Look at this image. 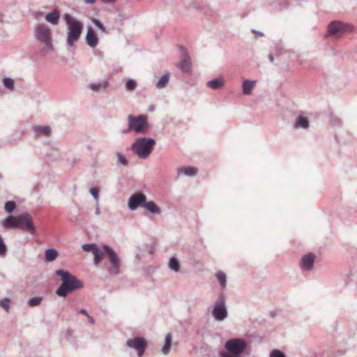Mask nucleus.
Returning <instances> with one entry per match:
<instances>
[{
  "label": "nucleus",
  "mask_w": 357,
  "mask_h": 357,
  "mask_svg": "<svg viewBox=\"0 0 357 357\" xmlns=\"http://www.w3.org/2000/svg\"><path fill=\"white\" fill-rule=\"evenodd\" d=\"M55 274L61 278V284L55 291L58 296L66 297L69 293L84 287L83 282L68 271L58 269Z\"/></svg>",
  "instance_id": "nucleus-1"
},
{
  "label": "nucleus",
  "mask_w": 357,
  "mask_h": 357,
  "mask_svg": "<svg viewBox=\"0 0 357 357\" xmlns=\"http://www.w3.org/2000/svg\"><path fill=\"white\" fill-rule=\"evenodd\" d=\"M63 19L67 24V44L73 47L81 37L84 26L83 24L73 17L70 14H65Z\"/></svg>",
  "instance_id": "nucleus-2"
},
{
  "label": "nucleus",
  "mask_w": 357,
  "mask_h": 357,
  "mask_svg": "<svg viewBox=\"0 0 357 357\" xmlns=\"http://www.w3.org/2000/svg\"><path fill=\"white\" fill-rule=\"evenodd\" d=\"M155 144V140L154 139L142 137L134 142L130 146V149L139 158L145 159L150 155Z\"/></svg>",
  "instance_id": "nucleus-3"
},
{
  "label": "nucleus",
  "mask_w": 357,
  "mask_h": 357,
  "mask_svg": "<svg viewBox=\"0 0 357 357\" xmlns=\"http://www.w3.org/2000/svg\"><path fill=\"white\" fill-rule=\"evenodd\" d=\"M247 347L248 344L244 339H229L225 344L226 351L222 350L221 355L222 357H242Z\"/></svg>",
  "instance_id": "nucleus-4"
},
{
  "label": "nucleus",
  "mask_w": 357,
  "mask_h": 357,
  "mask_svg": "<svg viewBox=\"0 0 357 357\" xmlns=\"http://www.w3.org/2000/svg\"><path fill=\"white\" fill-rule=\"evenodd\" d=\"M35 36L40 43L45 44L42 50L45 54L53 50L52 37L50 29L45 24H38L35 29Z\"/></svg>",
  "instance_id": "nucleus-5"
},
{
  "label": "nucleus",
  "mask_w": 357,
  "mask_h": 357,
  "mask_svg": "<svg viewBox=\"0 0 357 357\" xmlns=\"http://www.w3.org/2000/svg\"><path fill=\"white\" fill-rule=\"evenodd\" d=\"M148 128L146 116L144 115L133 116L132 114L128 116V128L122 131L123 134H128L131 131H135L136 134L144 132Z\"/></svg>",
  "instance_id": "nucleus-6"
},
{
  "label": "nucleus",
  "mask_w": 357,
  "mask_h": 357,
  "mask_svg": "<svg viewBox=\"0 0 357 357\" xmlns=\"http://www.w3.org/2000/svg\"><path fill=\"white\" fill-rule=\"evenodd\" d=\"M102 249L105 252V257L110 264V267L108 268V272L111 275H114L119 274L121 268V261L119 256L114 250V249L112 248L109 245H104L102 246Z\"/></svg>",
  "instance_id": "nucleus-7"
},
{
  "label": "nucleus",
  "mask_w": 357,
  "mask_h": 357,
  "mask_svg": "<svg viewBox=\"0 0 357 357\" xmlns=\"http://www.w3.org/2000/svg\"><path fill=\"white\" fill-rule=\"evenodd\" d=\"M19 229L33 234L36 227L31 215L27 213L19 215Z\"/></svg>",
  "instance_id": "nucleus-8"
},
{
  "label": "nucleus",
  "mask_w": 357,
  "mask_h": 357,
  "mask_svg": "<svg viewBox=\"0 0 357 357\" xmlns=\"http://www.w3.org/2000/svg\"><path fill=\"white\" fill-rule=\"evenodd\" d=\"M126 346L133 348L137 351L139 357H142L147 347V342L143 337H137L132 339H128L126 341Z\"/></svg>",
  "instance_id": "nucleus-9"
},
{
  "label": "nucleus",
  "mask_w": 357,
  "mask_h": 357,
  "mask_svg": "<svg viewBox=\"0 0 357 357\" xmlns=\"http://www.w3.org/2000/svg\"><path fill=\"white\" fill-rule=\"evenodd\" d=\"M146 196L142 192L132 195L128 201V206L130 211H135L139 207H143L146 200Z\"/></svg>",
  "instance_id": "nucleus-10"
},
{
  "label": "nucleus",
  "mask_w": 357,
  "mask_h": 357,
  "mask_svg": "<svg viewBox=\"0 0 357 357\" xmlns=\"http://www.w3.org/2000/svg\"><path fill=\"white\" fill-rule=\"evenodd\" d=\"M212 314L217 321H222L225 320L228 316L226 305L215 303L213 307Z\"/></svg>",
  "instance_id": "nucleus-11"
},
{
  "label": "nucleus",
  "mask_w": 357,
  "mask_h": 357,
  "mask_svg": "<svg viewBox=\"0 0 357 357\" xmlns=\"http://www.w3.org/2000/svg\"><path fill=\"white\" fill-rule=\"evenodd\" d=\"M314 264V256L312 253L307 254L301 258V268L305 271H311Z\"/></svg>",
  "instance_id": "nucleus-12"
},
{
  "label": "nucleus",
  "mask_w": 357,
  "mask_h": 357,
  "mask_svg": "<svg viewBox=\"0 0 357 357\" xmlns=\"http://www.w3.org/2000/svg\"><path fill=\"white\" fill-rule=\"evenodd\" d=\"M181 50L185 53V57L181 60L178 67L181 70L185 73H188L192 70V64L189 55L186 52V49L183 47H181Z\"/></svg>",
  "instance_id": "nucleus-13"
},
{
  "label": "nucleus",
  "mask_w": 357,
  "mask_h": 357,
  "mask_svg": "<svg viewBox=\"0 0 357 357\" xmlns=\"http://www.w3.org/2000/svg\"><path fill=\"white\" fill-rule=\"evenodd\" d=\"M86 42L92 48L96 47L98 43V38L94 30L89 27L86 35Z\"/></svg>",
  "instance_id": "nucleus-14"
},
{
  "label": "nucleus",
  "mask_w": 357,
  "mask_h": 357,
  "mask_svg": "<svg viewBox=\"0 0 357 357\" xmlns=\"http://www.w3.org/2000/svg\"><path fill=\"white\" fill-rule=\"evenodd\" d=\"M344 29V24L340 21H333L328 26V31L331 35H335Z\"/></svg>",
  "instance_id": "nucleus-15"
},
{
  "label": "nucleus",
  "mask_w": 357,
  "mask_h": 357,
  "mask_svg": "<svg viewBox=\"0 0 357 357\" xmlns=\"http://www.w3.org/2000/svg\"><path fill=\"white\" fill-rule=\"evenodd\" d=\"M309 126L310 123L307 117L302 114H298L294 123V127L295 128L307 129Z\"/></svg>",
  "instance_id": "nucleus-16"
},
{
  "label": "nucleus",
  "mask_w": 357,
  "mask_h": 357,
  "mask_svg": "<svg viewBox=\"0 0 357 357\" xmlns=\"http://www.w3.org/2000/svg\"><path fill=\"white\" fill-rule=\"evenodd\" d=\"M32 130L37 136L49 137L52 133V130L47 126H34Z\"/></svg>",
  "instance_id": "nucleus-17"
},
{
  "label": "nucleus",
  "mask_w": 357,
  "mask_h": 357,
  "mask_svg": "<svg viewBox=\"0 0 357 357\" xmlns=\"http://www.w3.org/2000/svg\"><path fill=\"white\" fill-rule=\"evenodd\" d=\"M19 216H8L7 217L4 222L3 226L6 228L8 229H19Z\"/></svg>",
  "instance_id": "nucleus-18"
},
{
  "label": "nucleus",
  "mask_w": 357,
  "mask_h": 357,
  "mask_svg": "<svg viewBox=\"0 0 357 357\" xmlns=\"http://www.w3.org/2000/svg\"><path fill=\"white\" fill-rule=\"evenodd\" d=\"M144 208L152 214H160L161 213L160 208L153 201L147 202V199H146L145 202Z\"/></svg>",
  "instance_id": "nucleus-19"
},
{
  "label": "nucleus",
  "mask_w": 357,
  "mask_h": 357,
  "mask_svg": "<svg viewBox=\"0 0 357 357\" xmlns=\"http://www.w3.org/2000/svg\"><path fill=\"white\" fill-rule=\"evenodd\" d=\"M225 85V82L222 79L216 78L207 82L206 86L212 89L218 90L220 89Z\"/></svg>",
  "instance_id": "nucleus-20"
},
{
  "label": "nucleus",
  "mask_w": 357,
  "mask_h": 357,
  "mask_svg": "<svg viewBox=\"0 0 357 357\" xmlns=\"http://www.w3.org/2000/svg\"><path fill=\"white\" fill-rule=\"evenodd\" d=\"M255 81L245 79L242 84L243 93L245 95H250L255 86Z\"/></svg>",
  "instance_id": "nucleus-21"
},
{
  "label": "nucleus",
  "mask_w": 357,
  "mask_h": 357,
  "mask_svg": "<svg viewBox=\"0 0 357 357\" xmlns=\"http://www.w3.org/2000/svg\"><path fill=\"white\" fill-rule=\"evenodd\" d=\"M197 172V169L192 167H181L177 169L178 174H183L188 176H194Z\"/></svg>",
  "instance_id": "nucleus-22"
},
{
  "label": "nucleus",
  "mask_w": 357,
  "mask_h": 357,
  "mask_svg": "<svg viewBox=\"0 0 357 357\" xmlns=\"http://www.w3.org/2000/svg\"><path fill=\"white\" fill-rule=\"evenodd\" d=\"M59 17H60L59 13L56 10H54V11L50 12L47 14V15L45 17V20L48 22L56 25L59 23Z\"/></svg>",
  "instance_id": "nucleus-23"
},
{
  "label": "nucleus",
  "mask_w": 357,
  "mask_h": 357,
  "mask_svg": "<svg viewBox=\"0 0 357 357\" xmlns=\"http://www.w3.org/2000/svg\"><path fill=\"white\" fill-rule=\"evenodd\" d=\"M59 255V253L55 249H47L45 252V259L47 262L53 261Z\"/></svg>",
  "instance_id": "nucleus-24"
},
{
  "label": "nucleus",
  "mask_w": 357,
  "mask_h": 357,
  "mask_svg": "<svg viewBox=\"0 0 357 357\" xmlns=\"http://www.w3.org/2000/svg\"><path fill=\"white\" fill-rule=\"evenodd\" d=\"M168 267L169 269H171L172 271L174 272H178L181 269V266L178 260L175 257H172L169 259V263H168Z\"/></svg>",
  "instance_id": "nucleus-25"
},
{
  "label": "nucleus",
  "mask_w": 357,
  "mask_h": 357,
  "mask_svg": "<svg viewBox=\"0 0 357 357\" xmlns=\"http://www.w3.org/2000/svg\"><path fill=\"white\" fill-rule=\"evenodd\" d=\"M169 81V74L167 73L162 75L156 83V87L159 89H164L167 86Z\"/></svg>",
  "instance_id": "nucleus-26"
},
{
  "label": "nucleus",
  "mask_w": 357,
  "mask_h": 357,
  "mask_svg": "<svg viewBox=\"0 0 357 357\" xmlns=\"http://www.w3.org/2000/svg\"><path fill=\"white\" fill-rule=\"evenodd\" d=\"M115 155L117 157V165H123V166H128V160L126 159V156L123 154L121 151H116Z\"/></svg>",
  "instance_id": "nucleus-27"
},
{
  "label": "nucleus",
  "mask_w": 357,
  "mask_h": 357,
  "mask_svg": "<svg viewBox=\"0 0 357 357\" xmlns=\"http://www.w3.org/2000/svg\"><path fill=\"white\" fill-rule=\"evenodd\" d=\"M215 276L218 280L219 281V283L222 288H225L227 285L226 274L224 272L219 271L216 273Z\"/></svg>",
  "instance_id": "nucleus-28"
},
{
  "label": "nucleus",
  "mask_w": 357,
  "mask_h": 357,
  "mask_svg": "<svg viewBox=\"0 0 357 357\" xmlns=\"http://www.w3.org/2000/svg\"><path fill=\"white\" fill-rule=\"evenodd\" d=\"M108 86L107 82L91 83L89 85L90 89L93 91H99L101 89H106Z\"/></svg>",
  "instance_id": "nucleus-29"
},
{
  "label": "nucleus",
  "mask_w": 357,
  "mask_h": 357,
  "mask_svg": "<svg viewBox=\"0 0 357 357\" xmlns=\"http://www.w3.org/2000/svg\"><path fill=\"white\" fill-rule=\"evenodd\" d=\"M93 254L94 255L93 260L96 265L99 264L102 260L104 255H105V252L100 251L98 248L95 250Z\"/></svg>",
  "instance_id": "nucleus-30"
},
{
  "label": "nucleus",
  "mask_w": 357,
  "mask_h": 357,
  "mask_svg": "<svg viewBox=\"0 0 357 357\" xmlns=\"http://www.w3.org/2000/svg\"><path fill=\"white\" fill-rule=\"evenodd\" d=\"M43 296H35L31 298L29 301L28 304L31 307H36L40 304V303L43 301Z\"/></svg>",
  "instance_id": "nucleus-31"
},
{
  "label": "nucleus",
  "mask_w": 357,
  "mask_h": 357,
  "mask_svg": "<svg viewBox=\"0 0 357 357\" xmlns=\"http://www.w3.org/2000/svg\"><path fill=\"white\" fill-rule=\"evenodd\" d=\"M16 208V204L14 201H8L5 204V211L8 213H12Z\"/></svg>",
  "instance_id": "nucleus-32"
},
{
  "label": "nucleus",
  "mask_w": 357,
  "mask_h": 357,
  "mask_svg": "<svg viewBox=\"0 0 357 357\" xmlns=\"http://www.w3.org/2000/svg\"><path fill=\"white\" fill-rule=\"evenodd\" d=\"M3 86L10 90V91H13L15 88V86H14V80L11 78H9V77H6L3 79Z\"/></svg>",
  "instance_id": "nucleus-33"
},
{
  "label": "nucleus",
  "mask_w": 357,
  "mask_h": 357,
  "mask_svg": "<svg viewBox=\"0 0 357 357\" xmlns=\"http://www.w3.org/2000/svg\"><path fill=\"white\" fill-rule=\"evenodd\" d=\"M82 248L84 251L92 252L93 253L95 250H96L98 248L97 245H96L95 243H85L82 245Z\"/></svg>",
  "instance_id": "nucleus-34"
},
{
  "label": "nucleus",
  "mask_w": 357,
  "mask_h": 357,
  "mask_svg": "<svg viewBox=\"0 0 357 357\" xmlns=\"http://www.w3.org/2000/svg\"><path fill=\"white\" fill-rule=\"evenodd\" d=\"M7 252V246L0 234V256H5Z\"/></svg>",
  "instance_id": "nucleus-35"
},
{
  "label": "nucleus",
  "mask_w": 357,
  "mask_h": 357,
  "mask_svg": "<svg viewBox=\"0 0 357 357\" xmlns=\"http://www.w3.org/2000/svg\"><path fill=\"white\" fill-rule=\"evenodd\" d=\"M137 86V83L134 79H128L126 83V87L128 91H133Z\"/></svg>",
  "instance_id": "nucleus-36"
},
{
  "label": "nucleus",
  "mask_w": 357,
  "mask_h": 357,
  "mask_svg": "<svg viewBox=\"0 0 357 357\" xmlns=\"http://www.w3.org/2000/svg\"><path fill=\"white\" fill-rule=\"evenodd\" d=\"M270 357H286L285 356V354L278 350V349H273L271 353H270Z\"/></svg>",
  "instance_id": "nucleus-37"
},
{
  "label": "nucleus",
  "mask_w": 357,
  "mask_h": 357,
  "mask_svg": "<svg viewBox=\"0 0 357 357\" xmlns=\"http://www.w3.org/2000/svg\"><path fill=\"white\" fill-rule=\"evenodd\" d=\"M9 303L10 299L8 298H3V300L0 301L1 306L7 312L9 310Z\"/></svg>",
  "instance_id": "nucleus-38"
},
{
  "label": "nucleus",
  "mask_w": 357,
  "mask_h": 357,
  "mask_svg": "<svg viewBox=\"0 0 357 357\" xmlns=\"http://www.w3.org/2000/svg\"><path fill=\"white\" fill-rule=\"evenodd\" d=\"M66 340L70 344H74V337L73 336V331L68 330L66 335Z\"/></svg>",
  "instance_id": "nucleus-39"
},
{
  "label": "nucleus",
  "mask_w": 357,
  "mask_h": 357,
  "mask_svg": "<svg viewBox=\"0 0 357 357\" xmlns=\"http://www.w3.org/2000/svg\"><path fill=\"white\" fill-rule=\"evenodd\" d=\"M98 192L99 190L96 188H92L90 189V193L93 197V198L98 202Z\"/></svg>",
  "instance_id": "nucleus-40"
},
{
  "label": "nucleus",
  "mask_w": 357,
  "mask_h": 357,
  "mask_svg": "<svg viewBox=\"0 0 357 357\" xmlns=\"http://www.w3.org/2000/svg\"><path fill=\"white\" fill-rule=\"evenodd\" d=\"M225 295L223 293H220L218 295V298L217 301L215 302V304H222L225 305Z\"/></svg>",
  "instance_id": "nucleus-41"
},
{
  "label": "nucleus",
  "mask_w": 357,
  "mask_h": 357,
  "mask_svg": "<svg viewBox=\"0 0 357 357\" xmlns=\"http://www.w3.org/2000/svg\"><path fill=\"white\" fill-rule=\"evenodd\" d=\"M93 23L94 24L98 27L102 31H105V26H103V24L101 23L100 21H99L98 20H93Z\"/></svg>",
  "instance_id": "nucleus-42"
},
{
  "label": "nucleus",
  "mask_w": 357,
  "mask_h": 357,
  "mask_svg": "<svg viewBox=\"0 0 357 357\" xmlns=\"http://www.w3.org/2000/svg\"><path fill=\"white\" fill-rule=\"evenodd\" d=\"M170 348H171V344H165L164 346L162 347L161 351L163 354L167 355L169 354V352L170 351Z\"/></svg>",
  "instance_id": "nucleus-43"
},
{
  "label": "nucleus",
  "mask_w": 357,
  "mask_h": 357,
  "mask_svg": "<svg viewBox=\"0 0 357 357\" xmlns=\"http://www.w3.org/2000/svg\"><path fill=\"white\" fill-rule=\"evenodd\" d=\"M172 343V335L170 333H168L165 337V344H171Z\"/></svg>",
  "instance_id": "nucleus-44"
},
{
  "label": "nucleus",
  "mask_w": 357,
  "mask_h": 357,
  "mask_svg": "<svg viewBox=\"0 0 357 357\" xmlns=\"http://www.w3.org/2000/svg\"><path fill=\"white\" fill-rule=\"evenodd\" d=\"M252 32L253 33L257 34L258 36H260V37L264 36V33H262L261 31H257L255 29H252Z\"/></svg>",
  "instance_id": "nucleus-45"
},
{
  "label": "nucleus",
  "mask_w": 357,
  "mask_h": 357,
  "mask_svg": "<svg viewBox=\"0 0 357 357\" xmlns=\"http://www.w3.org/2000/svg\"><path fill=\"white\" fill-rule=\"evenodd\" d=\"M87 319H88V321H89L91 324L93 325V324H95V320H94V319H93V318L91 316H90L89 314L87 316Z\"/></svg>",
  "instance_id": "nucleus-46"
},
{
  "label": "nucleus",
  "mask_w": 357,
  "mask_h": 357,
  "mask_svg": "<svg viewBox=\"0 0 357 357\" xmlns=\"http://www.w3.org/2000/svg\"><path fill=\"white\" fill-rule=\"evenodd\" d=\"M79 313H80V314H84V315H85V316H86V317L89 315V314H88L87 311H86L85 309H81V310H79Z\"/></svg>",
  "instance_id": "nucleus-47"
},
{
  "label": "nucleus",
  "mask_w": 357,
  "mask_h": 357,
  "mask_svg": "<svg viewBox=\"0 0 357 357\" xmlns=\"http://www.w3.org/2000/svg\"><path fill=\"white\" fill-rule=\"evenodd\" d=\"M104 3H111L115 2L116 0H100Z\"/></svg>",
  "instance_id": "nucleus-48"
},
{
  "label": "nucleus",
  "mask_w": 357,
  "mask_h": 357,
  "mask_svg": "<svg viewBox=\"0 0 357 357\" xmlns=\"http://www.w3.org/2000/svg\"><path fill=\"white\" fill-rule=\"evenodd\" d=\"M84 1L87 4H93V3H95L96 0H84Z\"/></svg>",
  "instance_id": "nucleus-49"
},
{
  "label": "nucleus",
  "mask_w": 357,
  "mask_h": 357,
  "mask_svg": "<svg viewBox=\"0 0 357 357\" xmlns=\"http://www.w3.org/2000/svg\"><path fill=\"white\" fill-rule=\"evenodd\" d=\"M268 59H269V61H270L271 62H273V61H274V57H273V54H268Z\"/></svg>",
  "instance_id": "nucleus-50"
},
{
  "label": "nucleus",
  "mask_w": 357,
  "mask_h": 357,
  "mask_svg": "<svg viewBox=\"0 0 357 357\" xmlns=\"http://www.w3.org/2000/svg\"><path fill=\"white\" fill-rule=\"evenodd\" d=\"M100 213H101L100 208L99 207H98L96 209L95 213H96V215H99L100 214Z\"/></svg>",
  "instance_id": "nucleus-51"
},
{
  "label": "nucleus",
  "mask_w": 357,
  "mask_h": 357,
  "mask_svg": "<svg viewBox=\"0 0 357 357\" xmlns=\"http://www.w3.org/2000/svg\"><path fill=\"white\" fill-rule=\"evenodd\" d=\"M155 110V107L153 105H151L149 108V112H153Z\"/></svg>",
  "instance_id": "nucleus-52"
},
{
  "label": "nucleus",
  "mask_w": 357,
  "mask_h": 357,
  "mask_svg": "<svg viewBox=\"0 0 357 357\" xmlns=\"http://www.w3.org/2000/svg\"><path fill=\"white\" fill-rule=\"evenodd\" d=\"M219 356L220 357H222V355H221V351L219 352Z\"/></svg>",
  "instance_id": "nucleus-53"
}]
</instances>
